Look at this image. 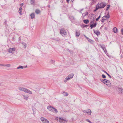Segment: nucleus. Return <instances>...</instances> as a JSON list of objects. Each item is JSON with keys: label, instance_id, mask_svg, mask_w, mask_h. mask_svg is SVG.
I'll return each mask as SVG.
<instances>
[{"label": "nucleus", "instance_id": "nucleus-58", "mask_svg": "<svg viewBox=\"0 0 123 123\" xmlns=\"http://www.w3.org/2000/svg\"><path fill=\"white\" fill-rule=\"evenodd\" d=\"M88 25H86V26H87Z\"/></svg>", "mask_w": 123, "mask_h": 123}, {"label": "nucleus", "instance_id": "nucleus-1", "mask_svg": "<svg viewBox=\"0 0 123 123\" xmlns=\"http://www.w3.org/2000/svg\"><path fill=\"white\" fill-rule=\"evenodd\" d=\"M106 5V4L105 2L100 3L96 5L95 9L94 11H95L99 9L104 8Z\"/></svg>", "mask_w": 123, "mask_h": 123}, {"label": "nucleus", "instance_id": "nucleus-38", "mask_svg": "<svg viewBox=\"0 0 123 123\" xmlns=\"http://www.w3.org/2000/svg\"><path fill=\"white\" fill-rule=\"evenodd\" d=\"M86 121H87L88 122H89V123H90L91 122L90 121V120H89V119H87L86 120Z\"/></svg>", "mask_w": 123, "mask_h": 123}, {"label": "nucleus", "instance_id": "nucleus-56", "mask_svg": "<svg viewBox=\"0 0 123 123\" xmlns=\"http://www.w3.org/2000/svg\"><path fill=\"white\" fill-rule=\"evenodd\" d=\"M90 123H92V122H91Z\"/></svg>", "mask_w": 123, "mask_h": 123}, {"label": "nucleus", "instance_id": "nucleus-50", "mask_svg": "<svg viewBox=\"0 0 123 123\" xmlns=\"http://www.w3.org/2000/svg\"><path fill=\"white\" fill-rule=\"evenodd\" d=\"M18 39H19V41L20 40V37H19V38H18Z\"/></svg>", "mask_w": 123, "mask_h": 123}, {"label": "nucleus", "instance_id": "nucleus-27", "mask_svg": "<svg viewBox=\"0 0 123 123\" xmlns=\"http://www.w3.org/2000/svg\"><path fill=\"white\" fill-rule=\"evenodd\" d=\"M55 61L52 59H51L50 61V63L53 64L55 63Z\"/></svg>", "mask_w": 123, "mask_h": 123}, {"label": "nucleus", "instance_id": "nucleus-6", "mask_svg": "<svg viewBox=\"0 0 123 123\" xmlns=\"http://www.w3.org/2000/svg\"><path fill=\"white\" fill-rule=\"evenodd\" d=\"M100 80L102 82L109 86H110L111 85V83L108 80L101 79H100Z\"/></svg>", "mask_w": 123, "mask_h": 123}, {"label": "nucleus", "instance_id": "nucleus-36", "mask_svg": "<svg viewBox=\"0 0 123 123\" xmlns=\"http://www.w3.org/2000/svg\"><path fill=\"white\" fill-rule=\"evenodd\" d=\"M102 77L104 78H105L106 77L103 74H102Z\"/></svg>", "mask_w": 123, "mask_h": 123}, {"label": "nucleus", "instance_id": "nucleus-55", "mask_svg": "<svg viewBox=\"0 0 123 123\" xmlns=\"http://www.w3.org/2000/svg\"><path fill=\"white\" fill-rule=\"evenodd\" d=\"M105 29L106 30V27H105Z\"/></svg>", "mask_w": 123, "mask_h": 123}, {"label": "nucleus", "instance_id": "nucleus-14", "mask_svg": "<svg viewBox=\"0 0 123 123\" xmlns=\"http://www.w3.org/2000/svg\"><path fill=\"white\" fill-rule=\"evenodd\" d=\"M70 80V79L69 78L68 76H67L64 80V82H65L66 83Z\"/></svg>", "mask_w": 123, "mask_h": 123}, {"label": "nucleus", "instance_id": "nucleus-4", "mask_svg": "<svg viewBox=\"0 0 123 123\" xmlns=\"http://www.w3.org/2000/svg\"><path fill=\"white\" fill-rule=\"evenodd\" d=\"M56 120L58 122L61 123H67L68 120L65 118L56 117L55 118Z\"/></svg>", "mask_w": 123, "mask_h": 123}, {"label": "nucleus", "instance_id": "nucleus-25", "mask_svg": "<svg viewBox=\"0 0 123 123\" xmlns=\"http://www.w3.org/2000/svg\"><path fill=\"white\" fill-rule=\"evenodd\" d=\"M88 41L91 43H93L94 42L93 41L89 39L88 40Z\"/></svg>", "mask_w": 123, "mask_h": 123}, {"label": "nucleus", "instance_id": "nucleus-12", "mask_svg": "<svg viewBox=\"0 0 123 123\" xmlns=\"http://www.w3.org/2000/svg\"><path fill=\"white\" fill-rule=\"evenodd\" d=\"M118 92L120 93H123V89L121 87H118Z\"/></svg>", "mask_w": 123, "mask_h": 123}, {"label": "nucleus", "instance_id": "nucleus-42", "mask_svg": "<svg viewBox=\"0 0 123 123\" xmlns=\"http://www.w3.org/2000/svg\"><path fill=\"white\" fill-rule=\"evenodd\" d=\"M12 40L13 41H14L15 38L14 37H13L12 38Z\"/></svg>", "mask_w": 123, "mask_h": 123}, {"label": "nucleus", "instance_id": "nucleus-49", "mask_svg": "<svg viewBox=\"0 0 123 123\" xmlns=\"http://www.w3.org/2000/svg\"><path fill=\"white\" fill-rule=\"evenodd\" d=\"M48 7H50V5H48Z\"/></svg>", "mask_w": 123, "mask_h": 123}, {"label": "nucleus", "instance_id": "nucleus-53", "mask_svg": "<svg viewBox=\"0 0 123 123\" xmlns=\"http://www.w3.org/2000/svg\"><path fill=\"white\" fill-rule=\"evenodd\" d=\"M83 10V9H81V11H82V10Z\"/></svg>", "mask_w": 123, "mask_h": 123}, {"label": "nucleus", "instance_id": "nucleus-45", "mask_svg": "<svg viewBox=\"0 0 123 123\" xmlns=\"http://www.w3.org/2000/svg\"><path fill=\"white\" fill-rule=\"evenodd\" d=\"M104 20H103V19H102L101 20V22L103 23L104 22Z\"/></svg>", "mask_w": 123, "mask_h": 123}, {"label": "nucleus", "instance_id": "nucleus-37", "mask_svg": "<svg viewBox=\"0 0 123 123\" xmlns=\"http://www.w3.org/2000/svg\"><path fill=\"white\" fill-rule=\"evenodd\" d=\"M100 46L101 47L102 49L104 47V46L102 45H101L100 44Z\"/></svg>", "mask_w": 123, "mask_h": 123}, {"label": "nucleus", "instance_id": "nucleus-20", "mask_svg": "<svg viewBox=\"0 0 123 123\" xmlns=\"http://www.w3.org/2000/svg\"><path fill=\"white\" fill-rule=\"evenodd\" d=\"M35 12L36 14H38L40 13V11L39 10L37 9L35 10Z\"/></svg>", "mask_w": 123, "mask_h": 123}, {"label": "nucleus", "instance_id": "nucleus-10", "mask_svg": "<svg viewBox=\"0 0 123 123\" xmlns=\"http://www.w3.org/2000/svg\"><path fill=\"white\" fill-rule=\"evenodd\" d=\"M97 23L96 22H95V23L93 24H90V27H91V29H92L93 28L95 27L97 25Z\"/></svg>", "mask_w": 123, "mask_h": 123}, {"label": "nucleus", "instance_id": "nucleus-17", "mask_svg": "<svg viewBox=\"0 0 123 123\" xmlns=\"http://www.w3.org/2000/svg\"><path fill=\"white\" fill-rule=\"evenodd\" d=\"M88 14V12H86L85 13H83L82 14V16H83V17H84L85 16H87Z\"/></svg>", "mask_w": 123, "mask_h": 123}, {"label": "nucleus", "instance_id": "nucleus-3", "mask_svg": "<svg viewBox=\"0 0 123 123\" xmlns=\"http://www.w3.org/2000/svg\"><path fill=\"white\" fill-rule=\"evenodd\" d=\"M47 108L49 111L54 113L56 114L58 112V111L57 109L52 106H48L47 107Z\"/></svg>", "mask_w": 123, "mask_h": 123}, {"label": "nucleus", "instance_id": "nucleus-13", "mask_svg": "<svg viewBox=\"0 0 123 123\" xmlns=\"http://www.w3.org/2000/svg\"><path fill=\"white\" fill-rule=\"evenodd\" d=\"M74 75V74H73L71 73L69 74L68 76L70 79H71L73 77Z\"/></svg>", "mask_w": 123, "mask_h": 123}, {"label": "nucleus", "instance_id": "nucleus-41", "mask_svg": "<svg viewBox=\"0 0 123 123\" xmlns=\"http://www.w3.org/2000/svg\"><path fill=\"white\" fill-rule=\"evenodd\" d=\"M92 1L93 2H96L97 1V0H92Z\"/></svg>", "mask_w": 123, "mask_h": 123}, {"label": "nucleus", "instance_id": "nucleus-8", "mask_svg": "<svg viewBox=\"0 0 123 123\" xmlns=\"http://www.w3.org/2000/svg\"><path fill=\"white\" fill-rule=\"evenodd\" d=\"M16 50V48H9L8 49V52L9 53H11L13 54Z\"/></svg>", "mask_w": 123, "mask_h": 123}, {"label": "nucleus", "instance_id": "nucleus-29", "mask_svg": "<svg viewBox=\"0 0 123 123\" xmlns=\"http://www.w3.org/2000/svg\"><path fill=\"white\" fill-rule=\"evenodd\" d=\"M103 71L104 73H105L110 78H111V76L109 74H108L106 71Z\"/></svg>", "mask_w": 123, "mask_h": 123}, {"label": "nucleus", "instance_id": "nucleus-54", "mask_svg": "<svg viewBox=\"0 0 123 123\" xmlns=\"http://www.w3.org/2000/svg\"><path fill=\"white\" fill-rule=\"evenodd\" d=\"M1 65H2L1 64H0V66H1Z\"/></svg>", "mask_w": 123, "mask_h": 123}, {"label": "nucleus", "instance_id": "nucleus-51", "mask_svg": "<svg viewBox=\"0 0 123 123\" xmlns=\"http://www.w3.org/2000/svg\"><path fill=\"white\" fill-rule=\"evenodd\" d=\"M66 96H68V94L67 93H66Z\"/></svg>", "mask_w": 123, "mask_h": 123}, {"label": "nucleus", "instance_id": "nucleus-43", "mask_svg": "<svg viewBox=\"0 0 123 123\" xmlns=\"http://www.w3.org/2000/svg\"><path fill=\"white\" fill-rule=\"evenodd\" d=\"M23 5H24L23 3H22L20 4V6H23Z\"/></svg>", "mask_w": 123, "mask_h": 123}, {"label": "nucleus", "instance_id": "nucleus-2", "mask_svg": "<svg viewBox=\"0 0 123 123\" xmlns=\"http://www.w3.org/2000/svg\"><path fill=\"white\" fill-rule=\"evenodd\" d=\"M18 89L20 91H24L25 92L27 93L30 94H32V93L31 91L23 87H19L18 88Z\"/></svg>", "mask_w": 123, "mask_h": 123}, {"label": "nucleus", "instance_id": "nucleus-11", "mask_svg": "<svg viewBox=\"0 0 123 123\" xmlns=\"http://www.w3.org/2000/svg\"><path fill=\"white\" fill-rule=\"evenodd\" d=\"M22 96L24 99L27 100L28 99L29 96L27 95H22Z\"/></svg>", "mask_w": 123, "mask_h": 123}, {"label": "nucleus", "instance_id": "nucleus-32", "mask_svg": "<svg viewBox=\"0 0 123 123\" xmlns=\"http://www.w3.org/2000/svg\"><path fill=\"white\" fill-rule=\"evenodd\" d=\"M110 7V5H107V8L106 9V11H107L108 10L109 8Z\"/></svg>", "mask_w": 123, "mask_h": 123}, {"label": "nucleus", "instance_id": "nucleus-21", "mask_svg": "<svg viewBox=\"0 0 123 123\" xmlns=\"http://www.w3.org/2000/svg\"><path fill=\"white\" fill-rule=\"evenodd\" d=\"M84 22L86 24H87L89 22V20L88 19H85L83 20Z\"/></svg>", "mask_w": 123, "mask_h": 123}, {"label": "nucleus", "instance_id": "nucleus-28", "mask_svg": "<svg viewBox=\"0 0 123 123\" xmlns=\"http://www.w3.org/2000/svg\"><path fill=\"white\" fill-rule=\"evenodd\" d=\"M103 49L104 51V52L106 53L107 52L106 49V48L105 47H104Z\"/></svg>", "mask_w": 123, "mask_h": 123}, {"label": "nucleus", "instance_id": "nucleus-39", "mask_svg": "<svg viewBox=\"0 0 123 123\" xmlns=\"http://www.w3.org/2000/svg\"><path fill=\"white\" fill-rule=\"evenodd\" d=\"M84 36H85V37H86V38L88 40L89 39V38L88 37H86V36L85 35H84Z\"/></svg>", "mask_w": 123, "mask_h": 123}, {"label": "nucleus", "instance_id": "nucleus-22", "mask_svg": "<svg viewBox=\"0 0 123 123\" xmlns=\"http://www.w3.org/2000/svg\"><path fill=\"white\" fill-rule=\"evenodd\" d=\"M113 30L114 33H116L117 31V29L116 27H114L113 29Z\"/></svg>", "mask_w": 123, "mask_h": 123}, {"label": "nucleus", "instance_id": "nucleus-18", "mask_svg": "<svg viewBox=\"0 0 123 123\" xmlns=\"http://www.w3.org/2000/svg\"><path fill=\"white\" fill-rule=\"evenodd\" d=\"M21 43L22 44L24 47L25 48H26V43H25L22 42Z\"/></svg>", "mask_w": 123, "mask_h": 123}, {"label": "nucleus", "instance_id": "nucleus-44", "mask_svg": "<svg viewBox=\"0 0 123 123\" xmlns=\"http://www.w3.org/2000/svg\"><path fill=\"white\" fill-rule=\"evenodd\" d=\"M22 9V8L20 7L19 8V10H21Z\"/></svg>", "mask_w": 123, "mask_h": 123}, {"label": "nucleus", "instance_id": "nucleus-35", "mask_svg": "<svg viewBox=\"0 0 123 123\" xmlns=\"http://www.w3.org/2000/svg\"><path fill=\"white\" fill-rule=\"evenodd\" d=\"M100 15L96 19V21H98V19L100 18Z\"/></svg>", "mask_w": 123, "mask_h": 123}, {"label": "nucleus", "instance_id": "nucleus-26", "mask_svg": "<svg viewBox=\"0 0 123 123\" xmlns=\"http://www.w3.org/2000/svg\"><path fill=\"white\" fill-rule=\"evenodd\" d=\"M80 33L79 32H77L76 31V36L77 37H78L80 35Z\"/></svg>", "mask_w": 123, "mask_h": 123}, {"label": "nucleus", "instance_id": "nucleus-57", "mask_svg": "<svg viewBox=\"0 0 123 123\" xmlns=\"http://www.w3.org/2000/svg\"><path fill=\"white\" fill-rule=\"evenodd\" d=\"M80 12V13H81V12Z\"/></svg>", "mask_w": 123, "mask_h": 123}, {"label": "nucleus", "instance_id": "nucleus-23", "mask_svg": "<svg viewBox=\"0 0 123 123\" xmlns=\"http://www.w3.org/2000/svg\"><path fill=\"white\" fill-rule=\"evenodd\" d=\"M109 12H108L107 15H105L104 16L106 18H110V15L109 14Z\"/></svg>", "mask_w": 123, "mask_h": 123}, {"label": "nucleus", "instance_id": "nucleus-15", "mask_svg": "<svg viewBox=\"0 0 123 123\" xmlns=\"http://www.w3.org/2000/svg\"><path fill=\"white\" fill-rule=\"evenodd\" d=\"M31 18V19H33L35 18V14L34 13H31L30 15Z\"/></svg>", "mask_w": 123, "mask_h": 123}, {"label": "nucleus", "instance_id": "nucleus-52", "mask_svg": "<svg viewBox=\"0 0 123 123\" xmlns=\"http://www.w3.org/2000/svg\"><path fill=\"white\" fill-rule=\"evenodd\" d=\"M103 25L102 26H101V28H102L103 27Z\"/></svg>", "mask_w": 123, "mask_h": 123}, {"label": "nucleus", "instance_id": "nucleus-19", "mask_svg": "<svg viewBox=\"0 0 123 123\" xmlns=\"http://www.w3.org/2000/svg\"><path fill=\"white\" fill-rule=\"evenodd\" d=\"M1 64L2 65H1V66H6V67H10L11 66V65L10 64H6V65H4L3 64Z\"/></svg>", "mask_w": 123, "mask_h": 123}, {"label": "nucleus", "instance_id": "nucleus-9", "mask_svg": "<svg viewBox=\"0 0 123 123\" xmlns=\"http://www.w3.org/2000/svg\"><path fill=\"white\" fill-rule=\"evenodd\" d=\"M83 112L85 113H86L87 114L90 115L91 114L92 111L90 109H88L86 110H84L83 111Z\"/></svg>", "mask_w": 123, "mask_h": 123}, {"label": "nucleus", "instance_id": "nucleus-40", "mask_svg": "<svg viewBox=\"0 0 123 123\" xmlns=\"http://www.w3.org/2000/svg\"><path fill=\"white\" fill-rule=\"evenodd\" d=\"M121 32L122 34L123 35V29H122Z\"/></svg>", "mask_w": 123, "mask_h": 123}, {"label": "nucleus", "instance_id": "nucleus-24", "mask_svg": "<svg viewBox=\"0 0 123 123\" xmlns=\"http://www.w3.org/2000/svg\"><path fill=\"white\" fill-rule=\"evenodd\" d=\"M25 68V67H23L21 66H19V67L17 68V69H19V68L23 69L24 68Z\"/></svg>", "mask_w": 123, "mask_h": 123}, {"label": "nucleus", "instance_id": "nucleus-30", "mask_svg": "<svg viewBox=\"0 0 123 123\" xmlns=\"http://www.w3.org/2000/svg\"><path fill=\"white\" fill-rule=\"evenodd\" d=\"M35 2V0H31L30 3L31 4H33Z\"/></svg>", "mask_w": 123, "mask_h": 123}, {"label": "nucleus", "instance_id": "nucleus-5", "mask_svg": "<svg viewBox=\"0 0 123 123\" xmlns=\"http://www.w3.org/2000/svg\"><path fill=\"white\" fill-rule=\"evenodd\" d=\"M60 33L61 35L64 37H66L67 36L66 31L64 28H62L60 29Z\"/></svg>", "mask_w": 123, "mask_h": 123}, {"label": "nucleus", "instance_id": "nucleus-7", "mask_svg": "<svg viewBox=\"0 0 123 123\" xmlns=\"http://www.w3.org/2000/svg\"><path fill=\"white\" fill-rule=\"evenodd\" d=\"M40 120L43 123H49V120L43 117H41Z\"/></svg>", "mask_w": 123, "mask_h": 123}, {"label": "nucleus", "instance_id": "nucleus-47", "mask_svg": "<svg viewBox=\"0 0 123 123\" xmlns=\"http://www.w3.org/2000/svg\"><path fill=\"white\" fill-rule=\"evenodd\" d=\"M74 0H71V2H72V3L73 2Z\"/></svg>", "mask_w": 123, "mask_h": 123}, {"label": "nucleus", "instance_id": "nucleus-31", "mask_svg": "<svg viewBox=\"0 0 123 123\" xmlns=\"http://www.w3.org/2000/svg\"><path fill=\"white\" fill-rule=\"evenodd\" d=\"M95 23L94 21V19H93L91 20V21L90 22V24H92L94 23Z\"/></svg>", "mask_w": 123, "mask_h": 123}, {"label": "nucleus", "instance_id": "nucleus-16", "mask_svg": "<svg viewBox=\"0 0 123 123\" xmlns=\"http://www.w3.org/2000/svg\"><path fill=\"white\" fill-rule=\"evenodd\" d=\"M94 32L97 35H98L100 34V32L98 30H97L96 31H94Z\"/></svg>", "mask_w": 123, "mask_h": 123}, {"label": "nucleus", "instance_id": "nucleus-46", "mask_svg": "<svg viewBox=\"0 0 123 123\" xmlns=\"http://www.w3.org/2000/svg\"><path fill=\"white\" fill-rule=\"evenodd\" d=\"M70 1V0H66L67 2V3H68Z\"/></svg>", "mask_w": 123, "mask_h": 123}, {"label": "nucleus", "instance_id": "nucleus-34", "mask_svg": "<svg viewBox=\"0 0 123 123\" xmlns=\"http://www.w3.org/2000/svg\"><path fill=\"white\" fill-rule=\"evenodd\" d=\"M104 16L102 17V19H103V20H104L106 19V18Z\"/></svg>", "mask_w": 123, "mask_h": 123}, {"label": "nucleus", "instance_id": "nucleus-33", "mask_svg": "<svg viewBox=\"0 0 123 123\" xmlns=\"http://www.w3.org/2000/svg\"><path fill=\"white\" fill-rule=\"evenodd\" d=\"M19 12L20 14V15H21L22 14V11L21 10H19L18 11Z\"/></svg>", "mask_w": 123, "mask_h": 123}, {"label": "nucleus", "instance_id": "nucleus-48", "mask_svg": "<svg viewBox=\"0 0 123 123\" xmlns=\"http://www.w3.org/2000/svg\"><path fill=\"white\" fill-rule=\"evenodd\" d=\"M24 67H25V68H26V67H27V66H26Z\"/></svg>", "mask_w": 123, "mask_h": 123}]
</instances>
